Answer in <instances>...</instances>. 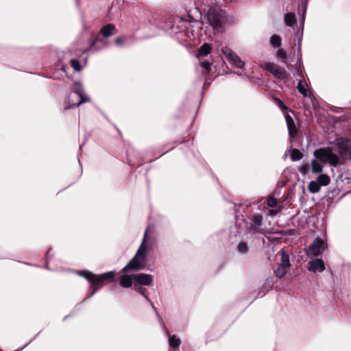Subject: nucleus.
I'll return each mask as SVG.
<instances>
[{"label": "nucleus", "instance_id": "b1692460", "mask_svg": "<svg viewBox=\"0 0 351 351\" xmlns=\"http://www.w3.org/2000/svg\"><path fill=\"white\" fill-rule=\"evenodd\" d=\"M330 179L328 176L326 174H320L318 176V183L320 186H326L330 183Z\"/></svg>", "mask_w": 351, "mask_h": 351}, {"label": "nucleus", "instance_id": "9d476101", "mask_svg": "<svg viewBox=\"0 0 351 351\" xmlns=\"http://www.w3.org/2000/svg\"><path fill=\"white\" fill-rule=\"evenodd\" d=\"M289 135L291 138H293L298 135V130L296 128L295 122L291 116L288 113L285 115Z\"/></svg>", "mask_w": 351, "mask_h": 351}, {"label": "nucleus", "instance_id": "2f4dec72", "mask_svg": "<svg viewBox=\"0 0 351 351\" xmlns=\"http://www.w3.org/2000/svg\"><path fill=\"white\" fill-rule=\"evenodd\" d=\"M278 204V200L277 199L273 197H269L268 198V200H267V206L269 207H271V208H274Z\"/></svg>", "mask_w": 351, "mask_h": 351}, {"label": "nucleus", "instance_id": "e433bc0d", "mask_svg": "<svg viewBox=\"0 0 351 351\" xmlns=\"http://www.w3.org/2000/svg\"><path fill=\"white\" fill-rule=\"evenodd\" d=\"M279 209H272L269 210V215H275L279 212Z\"/></svg>", "mask_w": 351, "mask_h": 351}, {"label": "nucleus", "instance_id": "412c9836", "mask_svg": "<svg viewBox=\"0 0 351 351\" xmlns=\"http://www.w3.org/2000/svg\"><path fill=\"white\" fill-rule=\"evenodd\" d=\"M210 46L207 43H204L199 47L198 53L201 56H206L210 52Z\"/></svg>", "mask_w": 351, "mask_h": 351}, {"label": "nucleus", "instance_id": "7c9ffc66", "mask_svg": "<svg viewBox=\"0 0 351 351\" xmlns=\"http://www.w3.org/2000/svg\"><path fill=\"white\" fill-rule=\"evenodd\" d=\"M200 65L205 69L204 71V74H207L210 72V63L208 61H203L200 63Z\"/></svg>", "mask_w": 351, "mask_h": 351}, {"label": "nucleus", "instance_id": "dca6fc26", "mask_svg": "<svg viewBox=\"0 0 351 351\" xmlns=\"http://www.w3.org/2000/svg\"><path fill=\"white\" fill-rule=\"evenodd\" d=\"M133 278L128 275H123L120 278V285L123 287L128 288L132 285Z\"/></svg>", "mask_w": 351, "mask_h": 351}, {"label": "nucleus", "instance_id": "f8f14e48", "mask_svg": "<svg viewBox=\"0 0 351 351\" xmlns=\"http://www.w3.org/2000/svg\"><path fill=\"white\" fill-rule=\"evenodd\" d=\"M263 217L261 215H254L252 219L251 228L254 232H258L262 226Z\"/></svg>", "mask_w": 351, "mask_h": 351}, {"label": "nucleus", "instance_id": "4c0bfd02", "mask_svg": "<svg viewBox=\"0 0 351 351\" xmlns=\"http://www.w3.org/2000/svg\"><path fill=\"white\" fill-rule=\"evenodd\" d=\"M187 38H188L189 39H191V35H189V34H187Z\"/></svg>", "mask_w": 351, "mask_h": 351}, {"label": "nucleus", "instance_id": "2eb2a0df", "mask_svg": "<svg viewBox=\"0 0 351 351\" xmlns=\"http://www.w3.org/2000/svg\"><path fill=\"white\" fill-rule=\"evenodd\" d=\"M303 80L301 78L298 84L297 88L300 94L302 95L304 97H311V91L308 88H305L303 84Z\"/></svg>", "mask_w": 351, "mask_h": 351}, {"label": "nucleus", "instance_id": "ea45409f", "mask_svg": "<svg viewBox=\"0 0 351 351\" xmlns=\"http://www.w3.org/2000/svg\"><path fill=\"white\" fill-rule=\"evenodd\" d=\"M238 75H241V73H236Z\"/></svg>", "mask_w": 351, "mask_h": 351}, {"label": "nucleus", "instance_id": "1a4fd4ad", "mask_svg": "<svg viewBox=\"0 0 351 351\" xmlns=\"http://www.w3.org/2000/svg\"><path fill=\"white\" fill-rule=\"evenodd\" d=\"M134 282L141 285L150 286L153 283L152 276L147 274H138L132 276Z\"/></svg>", "mask_w": 351, "mask_h": 351}, {"label": "nucleus", "instance_id": "f704fd0d", "mask_svg": "<svg viewBox=\"0 0 351 351\" xmlns=\"http://www.w3.org/2000/svg\"><path fill=\"white\" fill-rule=\"evenodd\" d=\"M125 40V37L117 38L115 39V43L117 45H121Z\"/></svg>", "mask_w": 351, "mask_h": 351}, {"label": "nucleus", "instance_id": "aec40b11", "mask_svg": "<svg viewBox=\"0 0 351 351\" xmlns=\"http://www.w3.org/2000/svg\"><path fill=\"white\" fill-rule=\"evenodd\" d=\"M269 42L274 47L278 48L281 46L282 40L279 36L274 34L271 36Z\"/></svg>", "mask_w": 351, "mask_h": 351}, {"label": "nucleus", "instance_id": "20e7f679", "mask_svg": "<svg viewBox=\"0 0 351 351\" xmlns=\"http://www.w3.org/2000/svg\"><path fill=\"white\" fill-rule=\"evenodd\" d=\"M71 93L64 101V108L71 109L79 106L82 104L89 101L90 98L86 95L80 82H75L71 88Z\"/></svg>", "mask_w": 351, "mask_h": 351}, {"label": "nucleus", "instance_id": "c85d7f7f", "mask_svg": "<svg viewBox=\"0 0 351 351\" xmlns=\"http://www.w3.org/2000/svg\"><path fill=\"white\" fill-rule=\"evenodd\" d=\"M276 56L278 59H280L284 63L287 61V54L282 49H279L277 51Z\"/></svg>", "mask_w": 351, "mask_h": 351}, {"label": "nucleus", "instance_id": "423d86ee", "mask_svg": "<svg viewBox=\"0 0 351 351\" xmlns=\"http://www.w3.org/2000/svg\"><path fill=\"white\" fill-rule=\"evenodd\" d=\"M327 247L325 241L319 238H316L306 250V254L308 257H313L322 255Z\"/></svg>", "mask_w": 351, "mask_h": 351}, {"label": "nucleus", "instance_id": "c9c22d12", "mask_svg": "<svg viewBox=\"0 0 351 351\" xmlns=\"http://www.w3.org/2000/svg\"><path fill=\"white\" fill-rule=\"evenodd\" d=\"M304 14H305V10L304 11V12H303V14H302V16L300 18V23L302 24V27H304V20H305V16H304Z\"/></svg>", "mask_w": 351, "mask_h": 351}, {"label": "nucleus", "instance_id": "f257e3e1", "mask_svg": "<svg viewBox=\"0 0 351 351\" xmlns=\"http://www.w3.org/2000/svg\"><path fill=\"white\" fill-rule=\"evenodd\" d=\"M331 147H322L314 151L316 159L323 163H329L332 167H337L341 163L338 156L333 152L337 150L343 159L351 158V141L346 138H339L331 143Z\"/></svg>", "mask_w": 351, "mask_h": 351}, {"label": "nucleus", "instance_id": "f3484780", "mask_svg": "<svg viewBox=\"0 0 351 351\" xmlns=\"http://www.w3.org/2000/svg\"><path fill=\"white\" fill-rule=\"evenodd\" d=\"M280 266L285 267L286 269H289L291 266L289 261V255L285 251L282 252L281 255V263L279 264Z\"/></svg>", "mask_w": 351, "mask_h": 351}, {"label": "nucleus", "instance_id": "ddd939ff", "mask_svg": "<svg viewBox=\"0 0 351 351\" xmlns=\"http://www.w3.org/2000/svg\"><path fill=\"white\" fill-rule=\"evenodd\" d=\"M163 328L166 332L167 333V335H169V343L170 347L174 350H176L180 345V339L179 338H177L176 335H170L167 328L165 326H163Z\"/></svg>", "mask_w": 351, "mask_h": 351}, {"label": "nucleus", "instance_id": "7ed1b4c3", "mask_svg": "<svg viewBox=\"0 0 351 351\" xmlns=\"http://www.w3.org/2000/svg\"><path fill=\"white\" fill-rule=\"evenodd\" d=\"M147 237V230L144 233V237L135 256L123 268V272H128L130 271H138L145 269L146 266V259L149 246L146 239Z\"/></svg>", "mask_w": 351, "mask_h": 351}, {"label": "nucleus", "instance_id": "4468645a", "mask_svg": "<svg viewBox=\"0 0 351 351\" xmlns=\"http://www.w3.org/2000/svg\"><path fill=\"white\" fill-rule=\"evenodd\" d=\"M115 30V26L113 24L110 23L104 26L101 29V32L104 37L107 38L111 35H113Z\"/></svg>", "mask_w": 351, "mask_h": 351}, {"label": "nucleus", "instance_id": "39448f33", "mask_svg": "<svg viewBox=\"0 0 351 351\" xmlns=\"http://www.w3.org/2000/svg\"><path fill=\"white\" fill-rule=\"evenodd\" d=\"M77 274L84 277L92 284L90 288L91 291L90 294L87 298H88L92 297L95 294V293L103 286V284L105 282H110L113 280L114 276V271H112L97 276L90 271H78Z\"/></svg>", "mask_w": 351, "mask_h": 351}, {"label": "nucleus", "instance_id": "9b49d317", "mask_svg": "<svg viewBox=\"0 0 351 351\" xmlns=\"http://www.w3.org/2000/svg\"><path fill=\"white\" fill-rule=\"evenodd\" d=\"M308 270L312 272H322L325 270V265L322 259L315 258L309 262Z\"/></svg>", "mask_w": 351, "mask_h": 351}, {"label": "nucleus", "instance_id": "6e6552de", "mask_svg": "<svg viewBox=\"0 0 351 351\" xmlns=\"http://www.w3.org/2000/svg\"><path fill=\"white\" fill-rule=\"evenodd\" d=\"M267 70L273 75L278 79H285L287 77V71L284 68L275 64L269 63L267 65Z\"/></svg>", "mask_w": 351, "mask_h": 351}, {"label": "nucleus", "instance_id": "f03ea898", "mask_svg": "<svg viewBox=\"0 0 351 351\" xmlns=\"http://www.w3.org/2000/svg\"><path fill=\"white\" fill-rule=\"evenodd\" d=\"M195 5L200 12L206 13L209 23L215 29H220L223 12L216 4V0H196Z\"/></svg>", "mask_w": 351, "mask_h": 351}, {"label": "nucleus", "instance_id": "c756f323", "mask_svg": "<svg viewBox=\"0 0 351 351\" xmlns=\"http://www.w3.org/2000/svg\"><path fill=\"white\" fill-rule=\"evenodd\" d=\"M71 66L76 71H80L82 69L80 62L76 59H71L70 61Z\"/></svg>", "mask_w": 351, "mask_h": 351}, {"label": "nucleus", "instance_id": "5701e85b", "mask_svg": "<svg viewBox=\"0 0 351 351\" xmlns=\"http://www.w3.org/2000/svg\"><path fill=\"white\" fill-rule=\"evenodd\" d=\"M291 158L293 161H298L303 158V154L298 149H293L291 154Z\"/></svg>", "mask_w": 351, "mask_h": 351}, {"label": "nucleus", "instance_id": "bb28decb", "mask_svg": "<svg viewBox=\"0 0 351 351\" xmlns=\"http://www.w3.org/2000/svg\"><path fill=\"white\" fill-rule=\"evenodd\" d=\"M134 289L140 293L141 294L148 302H149L152 306V307L154 308V305L153 302L150 300L149 298L147 295L145 291L146 289L141 288L140 287H138L137 285H134Z\"/></svg>", "mask_w": 351, "mask_h": 351}, {"label": "nucleus", "instance_id": "58836bf2", "mask_svg": "<svg viewBox=\"0 0 351 351\" xmlns=\"http://www.w3.org/2000/svg\"><path fill=\"white\" fill-rule=\"evenodd\" d=\"M48 267V261H47V263H46V268H47Z\"/></svg>", "mask_w": 351, "mask_h": 351}, {"label": "nucleus", "instance_id": "a878e982", "mask_svg": "<svg viewBox=\"0 0 351 351\" xmlns=\"http://www.w3.org/2000/svg\"><path fill=\"white\" fill-rule=\"evenodd\" d=\"M274 100L276 104L280 108L284 115L289 113L288 108L283 104V102L280 99L275 97Z\"/></svg>", "mask_w": 351, "mask_h": 351}, {"label": "nucleus", "instance_id": "72a5a7b5", "mask_svg": "<svg viewBox=\"0 0 351 351\" xmlns=\"http://www.w3.org/2000/svg\"><path fill=\"white\" fill-rule=\"evenodd\" d=\"M297 71H298V75L300 77V78L304 79V75L302 71L301 64L299 63L298 65L296 66Z\"/></svg>", "mask_w": 351, "mask_h": 351}, {"label": "nucleus", "instance_id": "4be33fe9", "mask_svg": "<svg viewBox=\"0 0 351 351\" xmlns=\"http://www.w3.org/2000/svg\"><path fill=\"white\" fill-rule=\"evenodd\" d=\"M320 184L318 183V182L316 181L310 182L308 186L309 191L312 193H316L319 192L320 190Z\"/></svg>", "mask_w": 351, "mask_h": 351}, {"label": "nucleus", "instance_id": "a211bd4d", "mask_svg": "<svg viewBox=\"0 0 351 351\" xmlns=\"http://www.w3.org/2000/svg\"><path fill=\"white\" fill-rule=\"evenodd\" d=\"M317 160V159H313L311 160V170L313 173H319L323 171V165Z\"/></svg>", "mask_w": 351, "mask_h": 351}, {"label": "nucleus", "instance_id": "6ab92c4d", "mask_svg": "<svg viewBox=\"0 0 351 351\" xmlns=\"http://www.w3.org/2000/svg\"><path fill=\"white\" fill-rule=\"evenodd\" d=\"M285 22L287 26H293L296 22L295 14L292 12L286 14L285 16Z\"/></svg>", "mask_w": 351, "mask_h": 351}, {"label": "nucleus", "instance_id": "393cba45", "mask_svg": "<svg viewBox=\"0 0 351 351\" xmlns=\"http://www.w3.org/2000/svg\"><path fill=\"white\" fill-rule=\"evenodd\" d=\"M237 252L241 254H245L248 252V245L244 241L240 242L237 245Z\"/></svg>", "mask_w": 351, "mask_h": 351}, {"label": "nucleus", "instance_id": "473e14b6", "mask_svg": "<svg viewBox=\"0 0 351 351\" xmlns=\"http://www.w3.org/2000/svg\"><path fill=\"white\" fill-rule=\"evenodd\" d=\"M309 170V165L308 164H304L301 166L300 168V171L302 174L305 175Z\"/></svg>", "mask_w": 351, "mask_h": 351}, {"label": "nucleus", "instance_id": "0eeeda50", "mask_svg": "<svg viewBox=\"0 0 351 351\" xmlns=\"http://www.w3.org/2000/svg\"><path fill=\"white\" fill-rule=\"evenodd\" d=\"M221 52L234 66L240 69L244 66L245 62L228 47H223Z\"/></svg>", "mask_w": 351, "mask_h": 351}, {"label": "nucleus", "instance_id": "cd10ccee", "mask_svg": "<svg viewBox=\"0 0 351 351\" xmlns=\"http://www.w3.org/2000/svg\"><path fill=\"white\" fill-rule=\"evenodd\" d=\"M287 272V269L279 265L278 269L275 271V274L278 278H282L285 276Z\"/></svg>", "mask_w": 351, "mask_h": 351}]
</instances>
